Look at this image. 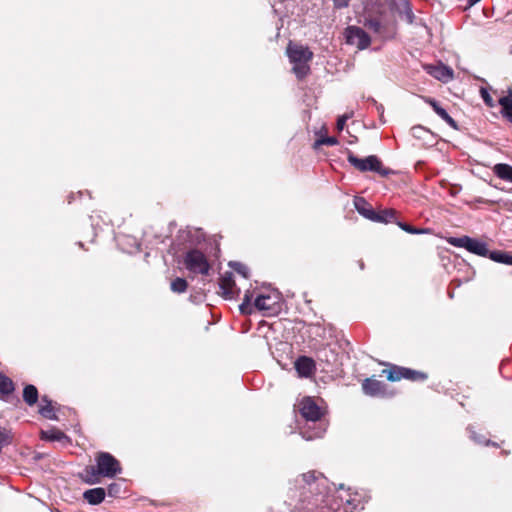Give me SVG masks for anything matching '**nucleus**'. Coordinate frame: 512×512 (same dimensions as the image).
I'll return each instance as SVG.
<instances>
[{
	"label": "nucleus",
	"mask_w": 512,
	"mask_h": 512,
	"mask_svg": "<svg viewBox=\"0 0 512 512\" xmlns=\"http://www.w3.org/2000/svg\"><path fill=\"white\" fill-rule=\"evenodd\" d=\"M288 505L294 509L328 508L339 511L340 503L330 494L327 478L320 472L304 473L289 483Z\"/></svg>",
	"instance_id": "nucleus-1"
},
{
	"label": "nucleus",
	"mask_w": 512,
	"mask_h": 512,
	"mask_svg": "<svg viewBox=\"0 0 512 512\" xmlns=\"http://www.w3.org/2000/svg\"><path fill=\"white\" fill-rule=\"evenodd\" d=\"M288 57L293 63V72L298 79L304 78L310 71L309 62L313 53L308 47L290 43L287 47Z\"/></svg>",
	"instance_id": "nucleus-2"
},
{
	"label": "nucleus",
	"mask_w": 512,
	"mask_h": 512,
	"mask_svg": "<svg viewBox=\"0 0 512 512\" xmlns=\"http://www.w3.org/2000/svg\"><path fill=\"white\" fill-rule=\"evenodd\" d=\"M183 265L191 274L206 276L211 269L206 255L198 249H190L183 256Z\"/></svg>",
	"instance_id": "nucleus-3"
},
{
	"label": "nucleus",
	"mask_w": 512,
	"mask_h": 512,
	"mask_svg": "<svg viewBox=\"0 0 512 512\" xmlns=\"http://www.w3.org/2000/svg\"><path fill=\"white\" fill-rule=\"evenodd\" d=\"M347 160L354 168L361 172L374 171L379 173L381 176H387L391 173V170L384 168L382 162L375 155L358 158L350 152L347 156Z\"/></svg>",
	"instance_id": "nucleus-4"
},
{
	"label": "nucleus",
	"mask_w": 512,
	"mask_h": 512,
	"mask_svg": "<svg viewBox=\"0 0 512 512\" xmlns=\"http://www.w3.org/2000/svg\"><path fill=\"white\" fill-rule=\"evenodd\" d=\"M97 469L91 467L92 476L113 478L121 472L120 463L111 454L102 452L97 456Z\"/></svg>",
	"instance_id": "nucleus-5"
},
{
	"label": "nucleus",
	"mask_w": 512,
	"mask_h": 512,
	"mask_svg": "<svg viewBox=\"0 0 512 512\" xmlns=\"http://www.w3.org/2000/svg\"><path fill=\"white\" fill-rule=\"evenodd\" d=\"M448 242L454 247L465 248L470 253L478 256L486 257L488 255L486 243L469 236L451 237L448 239Z\"/></svg>",
	"instance_id": "nucleus-6"
},
{
	"label": "nucleus",
	"mask_w": 512,
	"mask_h": 512,
	"mask_svg": "<svg viewBox=\"0 0 512 512\" xmlns=\"http://www.w3.org/2000/svg\"><path fill=\"white\" fill-rule=\"evenodd\" d=\"M345 38L348 44L356 46L359 50L368 48L371 43L369 35L358 26L347 27Z\"/></svg>",
	"instance_id": "nucleus-7"
},
{
	"label": "nucleus",
	"mask_w": 512,
	"mask_h": 512,
	"mask_svg": "<svg viewBox=\"0 0 512 512\" xmlns=\"http://www.w3.org/2000/svg\"><path fill=\"white\" fill-rule=\"evenodd\" d=\"M281 296L277 291L268 294L258 295L254 301V306L259 311L274 313L279 309Z\"/></svg>",
	"instance_id": "nucleus-8"
},
{
	"label": "nucleus",
	"mask_w": 512,
	"mask_h": 512,
	"mask_svg": "<svg viewBox=\"0 0 512 512\" xmlns=\"http://www.w3.org/2000/svg\"><path fill=\"white\" fill-rule=\"evenodd\" d=\"M300 413L301 415L308 421L312 422L315 425L316 421H318L322 416V411L320 407L314 402V400L310 397L304 398L300 402Z\"/></svg>",
	"instance_id": "nucleus-9"
},
{
	"label": "nucleus",
	"mask_w": 512,
	"mask_h": 512,
	"mask_svg": "<svg viewBox=\"0 0 512 512\" xmlns=\"http://www.w3.org/2000/svg\"><path fill=\"white\" fill-rule=\"evenodd\" d=\"M219 286L221 294L225 299H234L240 293V289L236 287L232 273H225L224 276L220 279Z\"/></svg>",
	"instance_id": "nucleus-10"
},
{
	"label": "nucleus",
	"mask_w": 512,
	"mask_h": 512,
	"mask_svg": "<svg viewBox=\"0 0 512 512\" xmlns=\"http://www.w3.org/2000/svg\"><path fill=\"white\" fill-rule=\"evenodd\" d=\"M424 70L435 79L447 83L454 77L453 70L443 64L425 65Z\"/></svg>",
	"instance_id": "nucleus-11"
},
{
	"label": "nucleus",
	"mask_w": 512,
	"mask_h": 512,
	"mask_svg": "<svg viewBox=\"0 0 512 512\" xmlns=\"http://www.w3.org/2000/svg\"><path fill=\"white\" fill-rule=\"evenodd\" d=\"M295 369L301 377H309L315 371V363L311 358L301 356L295 362Z\"/></svg>",
	"instance_id": "nucleus-12"
},
{
	"label": "nucleus",
	"mask_w": 512,
	"mask_h": 512,
	"mask_svg": "<svg viewBox=\"0 0 512 512\" xmlns=\"http://www.w3.org/2000/svg\"><path fill=\"white\" fill-rule=\"evenodd\" d=\"M385 384L376 379H365L362 388L365 394L370 396H380L384 393Z\"/></svg>",
	"instance_id": "nucleus-13"
},
{
	"label": "nucleus",
	"mask_w": 512,
	"mask_h": 512,
	"mask_svg": "<svg viewBox=\"0 0 512 512\" xmlns=\"http://www.w3.org/2000/svg\"><path fill=\"white\" fill-rule=\"evenodd\" d=\"M426 102L430 104V106L433 108L435 113L442 118L448 125H450L453 128H456V122L455 120L447 113V111L442 108L437 101L434 99L428 98L426 99Z\"/></svg>",
	"instance_id": "nucleus-14"
},
{
	"label": "nucleus",
	"mask_w": 512,
	"mask_h": 512,
	"mask_svg": "<svg viewBox=\"0 0 512 512\" xmlns=\"http://www.w3.org/2000/svg\"><path fill=\"white\" fill-rule=\"evenodd\" d=\"M104 488H93L84 492V499L91 505L100 504L105 498Z\"/></svg>",
	"instance_id": "nucleus-15"
},
{
	"label": "nucleus",
	"mask_w": 512,
	"mask_h": 512,
	"mask_svg": "<svg viewBox=\"0 0 512 512\" xmlns=\"http://www.w3.org/2000/svg\"><path fill=\"white\" fill-rule=\"evenodd\" d=\"M356 210L365 218L372 221L374 216V209L369 205L366 200L362 197H356L354 200Z\"/></svg>",
	"instance_id": "nucleus-16"
},
{
	"label": "nucleus",
	"mask_w": 512,
	"mask_h": 512,
	"mask_svg": "<svg viewBox=\"0 0 512 512\" xmlns=\"http://www.w3.org/2000/svg\"><path fill=\"white\" fill-rule=\"evenodd\" d=\"M494 174L502 180L512 183V166L504 163L496 164L493 167Z\"/></svg>",
	"instance_id": "nucleus-17"
},
{
	"label": "nucleus",
	"mask_w": 512,
	"mask_h": 512,
	"mask_svg": "<svg viewBox=\"0 0 512 512\" xmlns=\"http://www.w3.org/2000/svg\"><path fill=\"white\" fill-rule=\"evenodd\" d=\"M396 219V211L393 209H384L379 212L374 211L372 221L381 223H390Z\"/></svg>",
	"instance_id": "nucleus-18"
},
{
	"label": "nucleus",
	"mask_w": 512,
	"mask_h": 512,
	"mask_svg": "<svg viewBox=\"0 0 512 512\" xmlns=\"http://www.w3.org/2000/svg\"><path fill=\"white\" fill-rule=\"evenodd\" d=\"M39 413L46 419H50V420L57 419L55 411H54V407H53L51 401H49L46 397L42 398V404L40 406Z\"/></svg>",
	"instance_id": "nucleus-19"
},
{
	"label": "nucleus",
	"mask_w": 512,
	"mask_h": 512,
	"mask_svg": "<svg viewBox=\"0 0 512 512\" xmlns=\"http://www.w3.org/2000/svg\"><path fill=\"white\" fill-rule=\"evenodd\" d=\"M23 399L29 405H34L38 400V390L34 385H27L23 390Z\"/></svg>",
	"instance_id": "nucleus-20"
},
{
	"label": "nucleus",
	"mask_w": 512,
	"mask_h": 512,
	"mask_svg": "<svg viewBox=\"0 0 512 512\" xmlns=\"http://www.w3.org/2000/svg\"><path fill=\"white\" fill-rule=\"evenodd\" d=\"M14 390L13 382L10 378L0 373V396L9 395Z\"/></svg>",
	"instance_id": "nucleus-21"
},
{
	"label": "nucleus",
	"mask_w": 512,
	"mask_h": 512,
	"mask_svg": "<svg viewBox=\"0 0 512 512\" xmlns=\"http://www.w3.org/2000/svg\"><path fill=\"white\" fill-rule=\"evenodd\" d=\"M252 296L253 295L249 290L245 292L243 302L239 306L241 313L251 314L253 312V307L251 305Z\"/></svg>",
	"instance_id": "nucleus-22"
},
{
	"label": "nucleus",
	"mask_w": 512,
	"mask_h": 512,
	"mask_svg": "<svg viewBox=\"0 0 512 512\" xmlns=\"http://www.w3.org/2000/svg\"><path fill=\"white\" fill-rule=\"evenodd\" d=\"M187 281L184 278H176L171 282V290L176 293H183L187 289Z\"/></svg>",
	"instance_id": "nucleus-23"
},
{
	"label": "nucleus",
	"mask_w": 512,
	"mask_h": 512,
	"mask_svg": "<svg viewBox=\"0 0 512 512\" xmlns=\"http://www.w3.org/2000/svg\"><path fill=\"white\" fill-rule=\"evenodd\" d=\"M387 372V378L390 381H398L402 378H404L405 375V368L400 367H393L392 369L386 371Z\"/></svg>",
	"instance_id": "nucleus-24"
},
{
	"label": "nucleus",
	"mask_w": 512,
	"mask_h": 512,
	"mask_svg": "<svg viewBox=\"0 0 512 512\" xmlns=\"http://www.w3.org/2000/svg\"><path fill=\"white\" fill-rule=\"evenodd\" d=\"M64 437H65L64 433L59 430H51V431H42L41 432V438L46 439V440L60 441Z\"/></svg>",
	"instance_id": "nucleus-25"
},
{
	"label": "nucleus",
	"mask_w": 512,
	"mask_h": 512,
	"mask_svg": "<svg viewBox=\"0 0 512 512\" xmlns=\"http://www.w3.org/2000/svg\"><path fill=\"white\" fill-rule=\"evenodd\" d=\"M404 373H405V375H404L405 379H409V380H413V381L426 379V375L424 373H421L419 371H415L412 369L405 368Z\"/></svg>",
	"instance_id": "nucleus-26"
},
{
	"label": "nucleus",
	"mask_w": 512,
	"mask_h": 512,
	"mask_svg": "<svg viewBox=\"0 0 512 512\" xmlns=\"http://www.w3.org/2000/svg\"><path fill=\"white\" fill-rule=\"evenodd\" d=\"M313 429H314V432H309L308 430L302 431L301 434H302L303 438H305L306 440H312L314 438L321 437L325 432V429L321 428V427L313 428Z\"/></svg>",
	"instance_id": "nucleus-27"
},
{
	"label": "nucleus",
	"mask_w": 512,
	"mask_h": 512,
	"mask_svg": "<svg viewBox=\"0 0 512 512\" xmlns=\"http://www.w3.org/2000/svg\"><path fill=\"white\" fill-rule=\"evenodd\" d=\"M364 26L375 33H380L382 25L378 19H366Z\"/></svg>",
	"instance_id": "nucleus-28"
},
{
	"label": "nucleus",
	"mask_w": 512,
	"mask_h": 512,
	"mask_svg": "<svg viewBox=\"0 0 512 512\" xmlns=\"http://www.w3.org/2000/svg\"><path fill=\"white\" fill-rule=\"evenodd\" d=\"M230 267H232L238 274L242 275L244 278H248L249 270L247 266L239 262H230Z\"/></svg>",
	"instance_id": "nucleus-29"
},
{
	"label": "nucleus",
	"mask_w": 512,
	"mask_h": 512,
	"mask_svg": "<svg viewBox=\"0 0 512 512\" xmlns=\"http://www.w3.org/2000/svg\"><path fill=\"white\" fill-rule=\"evenodd\" d=\"M505 255L506 253L504 252H500V251H493V252H489L488 251V257L497 262V263H504L505 262Z\"/></svg>",
	"instance_id": "nucleus-30"
},
{
	"label": "nucleus",
	"mask_w": 512,
	"mask_h": 512,
	"mask_svg": "<svg viewBox=\"0 0 512 512\" xmlns=\"http://www.w3.org/2000/svg\"><path fill=\"white\" fill-rule=\"evenodd\" d=\"M480 94H481L483 101L485 102V104L487 106H489V107L494 106L493 99H492L491 95L489 94V92L485 88L480 89Z\"/></svg>",
	"instance_id": "nucleus-31"
},
{
	"label": "nucleus",
	"mask_w": 512,
	"mask_h": 512,
	"mask_svg": "<svg viewBox=\"0 0 512 512\" xmlns=\"http://www.w3.org/2000/svg\"><path fill=\"white\" fill-rule=\"evenodd\" d=\"M337 144V140L336 138L334 137H323V138H320L316 141V145L319 146V145H328V146H333V145H336Z\"/></svg>",
	"instance_id": "nucleus-32"
},
{
	"label": "nucleus",
	"mask_w": 512,
	"mask_h": 512,
	"mask_svg": "<svg viewBox=\"0 0 512 512\" xmlns=\"http://www.w3.org/2000/svg\"><path fill=\"white\" fill-rule=\"evenodd\" d=\"M351 117L350 114L342 115L337 120V129L342 131L346 125V121Z\"/></svg>",
	"instance_id": "nucleus-33"
},
{
	"label": "nucleus",
	"mask_w": 512,
	"mask_h": 512,
	"mask_svg": "<svg viewBox=\"0 0 512 512\" xmlns=\"http://www.w3.org/2000/svg\"><path fill=\"white\" fill-rule=\"evenodd\" d=\"M399 227L408 232V233H411V234H419L421 233L420 230H417V229H414L413 227H411L410 225H407V224H404V223H398Z\"/></svg>",
	"instance_id": "nucleus-34"
},
{
	"label": "nucleus",
	"mask_w": 512,
	"mask_h": 512,
	"mask_svg": "<svg viewBox=\"0 0 512 512\" xmlns=\"http://www.w3.org/2000/svg\"><path fill=\"white\" fill-rule=\"evenodd\" d=\"M336 8H345L349 5L348 0H332Z\"/></svg>",
	"instance_id": "nucleus-35"
},
{
	"label": "nucleus",
	"mask_w": 512,
	"mask_h": 512,
	"mask_svg": "<svg viewBox=\"0 0 512 512\" xmlns=\"http://www.w3.org/2000/svg\"><path fill=\"white\" fill-rule=\"evenodd\" d=\"M119 490V485L118 484H110L109 487H108V494L109 495H115Z\"/></svg>",
	"instance_id": "nucleus-36"
},
{
	"label": "nucleus",
	"mask_w": 512,
	"mask_h": 512,
	"mask_svg": "<svg viewBox=\"0 0 512 512\" xmlns=\"http://www.w3.org/2000/svg\"><path fill=\"white\" fill-rule=\"evenodd\" d=\"M412 131H413V134H414L415 136H417V137H420L421 133L426 132V130H425L423 127H414V128L412 129Z\"/></svg>",
	"instance_id": "nucleus-37"
},
{
	"label": "nucleus",
	"mask_w": 512,
	"mask_h": 512,
	"mask_svg": "<svg viewBox=\"0 0 512 512\" xmlns=\"http://www.w3.org/2000/svg\"><path fill=\"white\" fill-rule=\"evenodd\" d=\"M503 264L512 265V255L507 254L505 255V262Z\"/></svg>",
	"instance_id": "nucleus-38"
},
{
	"label": "nucleus",
	"mask_w": 512,
	"mask_h": 512,
	"mask_svg": "<svg viewBox=\"0 0 512 512\" xmlns=\"http://www.w3.org/2000/svg\"><path fill=\"white\" fill-rule=\"evenodd\" d=\"M471 438H472L474 441L478 442V443H482V440H480V439L476 438V436H475L474 432H472Z\"/></svg>",
	"instance_id": "nucleus-39"
},
{
	"label": "nucleus",
	"mask_w": 512,
	"mask_h": 512,
	"mask_svg": "<svg viewBox=\"0 0 512 512\" xmlns=\"http://www.w3.org/2000/svg\"><path fill=\"white\" fill-rule=\"evenodd\" d=\"M480 0H468L469 2V5L472 6L474 4H476L477 2H479Z\"/></svg>",
	"instance_id": "nucleus-40"
},
{
	"label": "nucleus",
	"mask_w": 512,
	"mask_h": 512,
	"mask_svg": "<svg viewBox=\"0 0 512 512\" xmlns=\"http://www.w3.org/2000/svg\"><path fill=\"white\" fill-rule=\"evenodd\" d=\"M88 482H89V483H95V482H97V481H96L95 479H91V480H89Z\"/></svg>",
	"instance_id": "nucleus-41"
},
{
	"label": "nucleus",
	"mask_w": 512,
	"mask_h": 512,
	"mask_svg": "<svg viewBox=\"0 0 512 512\" xmlns=\"http://www.w3.org/2000/svg\"><path fill=\"white\" fill-rule=\"evenodd\" d=\"M350 502H351L350 499H346L347 504H350Z\"/></svg>",
	"instance_id": "nucleus-42"
}]
</instances>
